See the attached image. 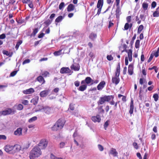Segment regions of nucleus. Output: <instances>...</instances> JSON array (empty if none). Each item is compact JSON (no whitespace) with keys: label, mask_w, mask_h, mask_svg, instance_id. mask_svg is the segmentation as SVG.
Returning <instances> with one entry per match:
<instances>
[{"label":"nucleus","mask_w":159,"mask_h":159,"mask_svg":"<svg viewBox=\"0 0 159 159\" xmlns=\"http://www.w3.org/2000/svg\"><path fill=\"white\" fill-rule=\"evenodd\" d=\"M42 154L40 148L37 146H35L30 152V159H34L39 157Z\"/></svg>","instance_id":"1"},{"label":"nucleus","mask_w":159,"mask_h":159,"mask_svg":"<svg viewBox=\"0 0 159 159\" xmlns=\"http://www.w3.org/2000/svg\"><path fill=\"white\" fill-rule=\"evenodd\" d=\"M65 123V121L63 119H60L52 127V129L56 131L62 128Z\"/></svg>","instance_id":"2"},{"label":"nucleus","mask_w":159,"mask_h":159,"mask_svg":"<svg viewBox=\"0 0 159 159\" xmlns=\"http://www.w3.org/2000/svg\"><path fill=\"white\" fill-rule=\"evenodd\" d=\"M114 98V96L112 95L105 96L100 98L98 104V105L102 104L105 102H109L111 99H113Z\"/></svg>","instance_id":"3"},{"label":"nucleus","mask_w":159,"mask_h":159,"mask_svg":"<svg viewBox=\"0 0 159 159\" xmlns=\"http://www.w3.org/2000/svg\"><path fill=\"white\" fill-rule=\"evenodd\" d=\"M116 17L117 20H119L120 18V16L121 14V8L119 6L120 0H116Z\"/></svg>","instance_id":"4"},{"label":"nucleus","mask_w":159,"mask_h":159,"mask_svg":"<svg viewBox=\"0 0 159 159\" xmlns=\"http://www.w3.org/2000/svg\"><path fill=\"white\" fill-rule=\"evenodd\" d=\"M48 144V141L46 139H43L40 141L37 146L40 149H43L47 147Z\"/></svg>","instance_id":"5"},{"label":"nucleus","mask_w":159,"mask_h":159,"mask_svg":"<svg viewBox=\"0 0 159 159\" xmlns=\"http://www.w3.org/2000/svg\"><path fill=\"white\" fill-rule=\"evenodd\" d=\"M40 111L44 112L48 114H49L51 112V108L50 107L48 106H43L41 107V108H39V109H36L35 112H37Z\"/></svg>","instance_id":"6"},{"label":"nucleus","mask_w":159,"mask_h":159,"mask_svg":"<svg viewBox=\"0 0 159 159\" xmlns=\"http://www.w3.org/2000/svg\"><path fill=\"white\" fill-rule=\"evenodd\" d=\"M73 137L74 138V142L75 143L76 146H79V144L78 142L80 141L82 139V137L80 135L78 134L76 131L74 133L73 135Z\"/></svg>","instance_id":"7"},{"label":"nucleus","mask_w":159,"mask_h":159,"mask_svg":"<svg viewBox=\"0 0 159 159\" xmlns=\"http://www.w3.org/2000/svg\"><path fill=\"white\" fill-rule=\"evenodd\" d=\"M72 72L68 67H63L60 70V73L62 74H69V75H70Z\"/></svg>","instance_id":"8"},{"label":"nucleus","mask_w":159,"mask_h":159,"mask_svg":"<svg viewBox=\"0 0 159 159\" xmlns=\"http://www.w3.org/2000/svg\"><path fill=\"white\" fill-rule=\"evenodd\" d=\"M13 112L11 108H8L6 110L0 112V115L5 116L11 114Z\"/></svg>","instance_id":"9"},{"label":"nucleus","mask_w":159,"mask_h":159,"mask_svg":"<svg viewBox=\"0 0 159 159\" xmlns=\"http://www.w3.org/2000/svg\"><path fill=\"white\" fill-rule=\"evenodd\" d=\"M5 151L10 153H13V146L7 145L4 148Z\"/></svg>","instance_id":"10"},{"label":"nucleus","mask_w":159,"mask_h":159,"mask_svg":"<svg viewBox=\"0 0 159 159\" xmlns=\"http://www.w3.org/2000/svg\"><path fill=\"white\" fill-rule=\"evenodd\" d=\"M80 66L79 64L76 63H74L70 66L71 69L75 71H78L80 69Z\"/></svg>","instance_id":"11"},{"label":"nucleus","mask_w":159,"mask_h":159,"mask_svg":"<svg viewBox=\"0 0 159 159\" xmlns=\"http://www.w3.org/2000/svg\"><path fill=\"white\" fill-rule=\"evenodd\" d=\"M34 92V89L30 88V89L24 90L23 93L25 94H32Z\"/></svg>","instance_id":"12"},{"label":"nucleus","mask_w":159,"mask_h":159,"mask_svg":"<svg viewBox=\"0 0 159 159\" xmlns=\"http://www.w3.org/2000/svg\"><path fill=\"white\" fill-rule=\"evenodd\" d=\"M111 81L113 84L117 85L120 82V79L119 77L114 76L112 77Z\"/></svg>","instance_id":"13"},{"label":"nucleus","mask_w":159,"mask_h":159,"mask_svg":"<svg viewBox=\"0 0 159 159\" xmlns=\"http://www.w3.org/2000/svg\"><path fill=\"white\" fill-rule=\"evenodd\" d=\"M106 83L104 81H102L98 85L97 88L98 90H102L104 87Z\"/></svg>","instance_id":"14"},{"label":"nucleus","mask_w":159,"mask_h":159,"mask_svg":"<svg viewBox=\"0 0 159 159\" xmlns=\"http://www.w3.org/2000/svg\"><path fill=\"white\" fill-rule=\"evenodd\" d=\"M50 91V90L48 89L46 90H44V91H41L40 93V96L41 97H44L46 96L49 93Z\"/></svg>","instance_id":"15"},{"label":"nucleus","mask_w":159,"mask_h":159,"mask_svg":"<svg viewBox=\"0 0 159 159\" xmlns=\"http://www.w3.org/2000/svg\"><path fill=\"white\" fill-rule=\"evenodd\" d=\"M91 119L95 122H99L101 120L100 116L99 115L93 116Z\"/></svg>","instance_id":"16"},{"label":"nucleus","mask_w":159,"mask_h":159,"mask_svg":"<svg viewBox=\"0 0 159 159\" xmlns=\"http://www.w3.org/2000/svg\"><path fill=\"white\" fill-rule=\"evenodd\" d=\"M126 52L128 53V56L129 61H131L132 60V52L131 49H129Z\"/></svg>","instance_id":"17"},{"label":"nucleus","mask_w":159,"mask_h":159,"mask_svg":"<svg viewBox=\"0 0 159 159\" xmlns=\"http://www.w3.org/2000/svg\"><path fill=\"white\" fill-rule=\"evenodd\" d=\"M21 146L19 145L16 144L13 146V153L20 150L21 149Z\"/></svg>","instance_id":"18"},{"label":"nucleus","mask_w":159,"mask_h":159,"mask_svg":"<svg viewBox=\"0 0 159 159\" xmlns=\"http://www.w3.org/2000/svg\"><path fill=\"white\" fill-rule=\"evenodd\" d=\"M134 102L133 100H131V101L130 106V110H129V113L131 115L133 114L134 111Z\"/></svg>","instance_id":"19"},{"label":"nucleus","mask_w":159,"mask_h":159,"mask_svg":"<svg viewBox=\"0 0 159 159\" xmlns=\"http://www.w3.org/2000/svg\"><path fill=\"white\" fill-rule=\"evenodd\" d=\"M128 73L129 75H131L133 72V65L132 64L129 65L128 69Z\"/></svg>","instance_id":"20"},{"label":"nucleus","mask_w":159,"mask_h":159,"mask_svg":"<svg viewBox=\"0 0 159 159\" xmlns=\"http://www.w3.org/2000/svg\"><path fill=\"white\" fill-rule=\"evenodd\" d=\"M22 128H18L15 131L14 134L16 136H20L22 134Z\"/></svg>","instance_id":"21"},{"label":"nucleus","mask_w":159,"mask_h":159,"mask_svg":"<svg viewBox=\"0 0 159 159\" xmlns=\"http://www.w3.org/2000/svg\"><path fill=\"white\" fill-rule=\"evenodd\" d=\"M120 64L118 63V65L116 68V70L115 72L116 77H119L120 74Z\"/></svg>","instance_id":"22"},{"label":"nucleus","mask_w":159,"mask_h":159,"mask_svg":"<svg viewBox=\"0 0 159 159\" xmlns=\"http://www.w3.org/2000/svg\"><path fill=\"white\" fill-rule=\"evenodd\" d=\"M75 6L72 4H70L67 7V10L68 12L73 11L75 9Z\"/></svg>","instance_id":"23"},{"label":"nucleus","mask_w":159,"mask_h":159,"mask_svg":"<svg viewBox=\"0 0 159 159\" xmlns=\"http://www.w3.org/2000/svg\"><path fill=\"white\" fill-rule=\"evenodd\" d=\"M36 80L40 83H41L42 84H43L45 83V80L42 76H39L37 78Z\"/></svg>","instance_id":"24"},{"label":"nucleus","mask_w":159,"mask_h":159,"mask_svg":"<svg viewBox=\"0 0 159 159\" xmlns=\"http://www.w3.org/2000/svg\"><path fill=\"white\" fill-rule=\"evenodd\" d=\"M110 153L112 154L114 157H116L118 153L116 151V149L112 148L110 150Z\"/></svg>","instance_id":"25"},{"label":"nucleus","mask_w":159,"mask_h":159,"mask_svg":"<svg viewBox=\"0 0 159 159\" xmlns=\"http://www.w3.org/2000/svg\"><path fill=\"white\" fill-rule=\"evenodd\" d=\"M86 83L88 84H90V85H92V83L93 81V80L89 77H87L85 79Z\"/></svg>","instance_id":"26"},{"label":"nucleus","mask_w":159,"mask_h":159,"mask_svg":"<svg viewBox=\"0 0 159 159\" xmlns=\"http://www.w3.org/2000/svg\"><path fill=\"white\" fill-rule=\"evenodd\" d=\"M62 49H61L58 51L55 52L53 54L54 56H59L64 53V51L62 52Z\"/></svg>","instance_id":"27"},{"label":"nucleus","mask_w":159,"mask_h":159,"mask_svg":"<svg viewBox=\"0 0 159 159\" xmlns=\"http://www.w3.org/2000/svg\"><path fill=\"white\" fill-rule=\"evenodd\" d=\"M103 5V0H98L97 4V8H101Z\"/></svg>","instance_id":"28"},{"label":"nucleus","mask_w":159,"mask_h":159,"mask_svg":"<svg viewBox=\"0 0 159 159\" xmlns=\"http://www.w3.org/2000/svg\"><path fill=\"white\" fill-rule=\"evenodd\" d=\"M153 16L154 17H157L159 16V7L157 8L156 11L153 13Z\"/></svg>","instance_id":"29"},{"label":"nucleus","mask_w":159,"mask_h":159,"mask_svg":"<svg viewBox=\"0 0 159 159\" xmlns=\"http://www.w3.org/2000/svg\"><path fill=\"white\" fill-rule=\"evenodd\" d=\"M87 87V86L85 84L82 85L79 87V90L81 91H84L86 89Z\"/></svg>","instance_id":"30"},{"label":"nucleus","mask_w":159,"mask_h":159,"mask_svg":"<svg viewBox=\"0 0 159 159\" xmlns=\"http://www.w3.org/2000/svg\"><path fill=\"white\" fill-rule=\"evenodd\" d=\"M63 18L64 17L62 16H59L56 19L55 21L56 22L58 23L61 21Z\"/></svg>","instance_id":"31"},{"label":"nucleus","mask_w":159,"mask_h":159,"mask_svg":"<svg viewBox=\"0 0 159 159\" xmlns=\"http://www.w3.org/2000/svg\"><path fill=\"white\" fill-rule=\"evenodd\" d=\"M148 5V3L144 2L143 3L142 7L144 10L146 11L147 10Z\"/></svg>","instance_id":"32"},{"label":"nucleus","mask_w":159,"mask_h":159,"mask_svg":"<svg viewBox=\"0 0 159 159\" xmlns=\"http://www.w3.org/2000/svg\"><path fill=\"white\" fill-rule=\"evenodd\" d=\"M96 37V34L93 33H91L89 36V38L92 40H93L94 39H95Z\"/></svg>","instance_id":"33"},{"label":"nucleus","mask_w":159,"mask_h":159,"mask_svg":"<svg viewBox=\"0 0 159 159\" xmlns=\"http://www.w3.org/2000/svg\"><path fill=\"white\" fill-rule=\"evenodd\" d=\"M52 20L48 19L44 22V24L47 26H48L52 23Z\"/></svg>","instance_id":"34"},{"label":"nucleus","mask_w":159,"mask_h":159,"mask_svg":"<svg viewBox=\"0 0 159 159\" xmlns=\"http://www.w3.org/2000/svg\"><path fill=\"white\" fill-rule=\"evenodd\" d=\"M37 118L36 116H34L29 119L28 121L30 123H32L36 120Z\"/></svg>","instance_id":"35"},{"label":"nucleus","mask_w":159,"mask_h":159,"mask_svg":"<svg viewBox=\"0 0 159 159\" xmlns=\"http://www.w3.org/2000/svg\"><path fill=\"white\" fill-rule=\"evenodd\" d=\"M38 31V28H35L34 30L33 33L31 34V36H34L37 33Z\"/></svg>","instance_id":"36"},{"label":"nucleus","mask_w":159,"mask_h":159,"mask_svg":"<svg viewBox=\"0 0 159 159\" xmlns=\"http://www.w3.org/2000/svg\"><path fill=\"white\" fill-rule=\"evenodd\" d=\"M22 43V42L21 40H20L17 42L16 45L15 46V48L16 50H17L18 49V48L20 45Z\"/></svg>","instance_id":"37"},{"label":"nucleus","mask_w":159,"mask_h":159,"mask_svg":"<svg viewBox=\"0 0 159 159\" xmlns=\"http://www.w3.org/2000/svg\"><path fill=\"white\" fill-rule=\"evenodd\" d=\"M51 159H63L61 157H56L55 155L52 154H51L50 155Z\"/></svg>","instance_id":"38"},{"label":"nucleus","mask_w":159,"mask_h":159,"mask_svg":"<svg viewBox=\"0 0 159 159\" xmlns=\"http://www.w3.org/2000/svg\"><path fill=\"white\" fill-rule=\"evenodd\" d=\"M143 25H140L139 26L138 29V34H140L141 33L142 30H143Z\"/></svg>","instance_id":"39"},{"label":"nucleus","mask_w":159,"mask_h":159,"mask_svg":"<svg viewBox=\"0 0 159 159\" xmlns=\"http://www.w3.org/2000/svg\"><path fill=\"white\" fill-rule=\"evenodd\" d=\"M140 45V41L139 40H137L135 43V47L136 48H139Z\"/></svg>","instance_id":"40"},{"label":"nucleus","mask_w":159,"mask_h":159,"mask_svg":"<svg viewBox=\"0 0 159 159\" xmlns=\"http://www.w3.org/2000/svg\"><path fill=\"white\" fill-rule=\"evenodd\" d=\"M23 108V106L22 104H19L17 106V109L19 110H22Z\"/></svg>","instance_id":"41"},{"label":"nucleus","mask_w":159,"mask_h":159,"mask_svg":"<svg viewBox=\"0 0 159 159\" xmlns=\"http://www.w3.org/2000/svg\"><path fill=\"white\" fill-rule=\"evenodd\" d=\"M65 6V3L64 2H61L59 5V8L60 10H61Z\"/></svg>","instance_id":"42"},{"label":"nucleus","mask_w":159,"mask_h":159,"mask_svg":"<svg viewBox=\"0 0 159 159\" xmlns=\"http://www.w3.org/2000/svg\"><path fill=\"white\" fill-rule=\"evenodd\" d=\"M153 97L154 98V101H155L157 102L158 100V95L157 94L155 93L153 95Z\"/></svg>","instance_id":"43"},{"label":"nucleus","mask_w":159,"mask_h":159,"mask_svg":"<svg viewBox=\"0 0 159 159\" xmlns=\"http://www.w3.org/2000/svg\"><path fill=\"white\" fill-rule=\"evenodd\" d=\"M31 102L33 103L34 105H36L38 103V100L33 98L31 100Z\"/></svg>","instance_id":"44"},{"label":"nucleus","mask_w":159,"mask_h":159,"mask_svg":"<svg viewBox=\"0 0 159 159\" xmlns=\"http://www.w3.org/2000/svg\"><path fill=\"white\" fill-rule=\"evenodd\" d=\"M98 149L100 151H102L104 150L103 147L100 144H98Z\"/></svg>","instance_id":"45"},{"label":"nucleus","mask_w":159,"mask_h":159,"mask_svg":"<svg viewBox=\"0 0 159 159\" xmlns=\"http://www.w3.org/2000/svg\"><path fill=\"white\" fill-rule=\"evenodd\" d=\"M17 72V70H15L11 72L10 75V76L11 77H13L16 74Z\"/></svg>","instance_id":"46"},{"label":"nucleus","mask_w":159,"mask_h":159,"mask_svg":"<svg viewBox=\"0 0 159 159\" xmlns=\"http://www.w3.org/2000/svg\"><path fill=\"white\" fill-rule=\"evenodd\" d=\"M7 139V137L4 135H0V140H5Z\"/></svg>","instance_id":"47"},{"label":"nucleus","mask_w":159,"mask_h":159,"mask_svg":"<svg viewBox=\"0 0 159 159\" xmlns=\"http://www.w3.org/2000/svg\"><path fill=\"white\" fill-rule=\"evenodd\" d=\"M30 60L29 59H27L23 61L22 64L24 65L26 64L29 63L30 62Z\"/></svg>","instance_id":"48"},{"label":"nucleus","mask_w":159,"mask_h":159,"mask_svg":"<svg viewBox=\"0 0 159 159\" xmlns=\"http://www.w3.org/2000/svg\"><path fill=\"white\" fill-rule=\"evenodd\" d=\"M109 125V121H107L105 123L104 126V128L105 130H106L107 128V127Z\"/></svg>","instance_id":"49"},{"label":"nucleus","mask_w":159,"mask_h":159,"mask_svg":"<svg viewBox=\"0 0 159 159\" xmlns=\"http://www.w3.org/2000/svg\"><path fill=\"white\" fill-rule=\"evenodd\" d=\"M129 28V24L128 23H126L124 26L125 30H127Z\"/></svg>","instance_id":"50"},{"label":"nucleus","mask_w":159,"mask_h":159,"mask_svg":"<svg viewBox=\"0 0 159 159\" xmlns=\"http://www.w3.org/2000/svg\"><path fill=\"white\" fill-rule=\"evenodd\" d=\"M156 5H157L156 2L155 1H153L152 3L151 8H154L155 7Z\"/></svg>","instance_id":"51"},{"label":"nucleus","mask_w":159,"mask_h":159,"mask_svg":"<svg viewBox=\"0 0 159 159\" xmlns=\"http://www.w3.org/2000/svg\"><path fill=\"white\" fill-rule=\"evenodd\" d=\"M107 59L109 61H111L113 59V57L111 55H108L107 57Z\"/></svg>","instance_id":"52"},{"label":"nucleus","mask_w":159,"mask_h":159,"mask_svg":"<svg viewBox=\"0 0 159 159\" xmlns=\"http://www.w3.org/2000/svg\"><path fill=\"white\" fill-rule=\"evenodd\" d=\"M133 146L136 149H137L139 148L138 146L137 143L136 142H134L133 144Z\"/></svg>","instance_id":"53"},{"label":"nucleus","mask_w":159,"mask_h":159,"mask_svg":"<svg viewBox=\"0 0 159 159\" xmlns=\"http://www.w3.org/2000/svg\"><path fill=\"white\" fill-rule=\"evenodd\" d=\"M49 75V73L47 71L44 72L42 74V75L44 77H46Z\"/></svg>","instance_id":"54"},{"label":"nucleus","mask_w":159,"mask_h":159,"mask_svg":"<svg viewBox=\"0 0 159 159\" xmlns=\"http://www.w3.org/2000/svg\"><path fill=\"white\" fill-rule=\"evenodd\" d=\"M65 145V143L64 142H61L60 144L59 147L60 148H62Z\"/></svg>","instance_id":"55"},{"label":"nucleus","mask_w":159,"mask_h":159,"mask_svg":"<svg viewBox=\"0 0 159 159\" xmlns=\"http://www.w3.org/2000/svg\"><path fill=\"white\" fill-rule=\"evenodd\" d=\"M74 84L75 86L77 87L80 85V82L78 81H76L75 82Z\"/></svg>","instance_id":"56"},{"label":"nucleus","mask_w":159,"mask_h":159,"mask_svg":"<svg viewBox=\"0 0 159 159\" xmlns=\"http://www.w3.org/2000/svg\"><path fill=\"white\" fill-rule=\"evenodd\" d=\"M6 38L5 34H2L0 35V39H3Z\"/></svg>","instance_id":"57"},{"label":"nucleus","mask_w":159,"mask_h":159,"mask_svg":"<svg viewBox=\"0 0 159 159\" xmlns=\"http://www.w3.org/2000/svg\"><path fill=\"white\" fill-rule=\"evenodd\" d=\"M131 17L130 16H128L126 18V20L128 23H129L130 22Z\"/></svg>","instance_id":"58"},{"label":"nucleus","mask_w":159,"mask_h":159,"mask_svg":"<svg viewBox=\"0 0 159 159\" xmlns=\"http://www.w3.org/2000/svg\"><path fill=\"white\" fill-rule=\"evenodd\" d=\"M114 25V23L111 22V21H110L109 22V25H108V28H109L111 27V26H113Z\"/></svg>","instance_id":"59"},{"label":"nucleus","mask_w":159,"mask_h":159,"mask_svg":"<svg viewBox=\"0 0 159 159\" xmlns=\"http://www.w3.org/2000/svg\"><path fill=\"white\" fill-rule=\"evenodd\" d=\"M22 103L25 105H27L28 103V101L27 100H24L22 102Z\"/></svg>","instance_id":"60"},{"label":"nucleus","mask_w":159,"mask_h":159,"mask_svg":"<svg viewBox=\"0 0 159 159\" xmlns=\"http://www.w3.org/2000/svg\"><path fill=\"white\" fill-rule=\"evenodd\" d=\"M44 35L45 34L44 33H42L39 34L38 35V37L39 38H41L43 37L44 36Z\"/></svg>","instance_id":"61"},{"label":"nucleus","mask_w":159,"mask_h":159,"mask_svg":"<svg viewBox=\"0 0 159 159\" xmlns=\"http://www.w3.org/2000/svg\"><path fill=\"white\" fill-rule=\"evenodd\" d=\"M125 65L126 66H127L128 64V58L127 57H125Z\"/></svg>","instance_id":"62"},{"label":"nucleus","mask_w":159,"mask_h":159,"mask_svg":"<svg viewBox=\"0 0 159 159\" xmlns=\"http://www.w3.org/2000/svg\"><path fill=\"white\" fill-rule=\"evenodd\" d=\"M30 3L28 4L29 6L31 8H33V5L32 3V2L31 1L30 2Z\"/></svg>","instance_id":"63"},{"label":"nucleus","mask_w":159,"mask_h":159,"mask_svg":"<svg viewBox=\"0 0 159 159\" xmlns=\"http://www.w3.org/2000/svg\"><path fill=\"white\" fill-rule=\"evenodd\" d=\"M137 156L139 157V159H142V158L141 156V154L139 152H138L137 153Z\"/></svg>","instance_id":"64"}]
</instances>
